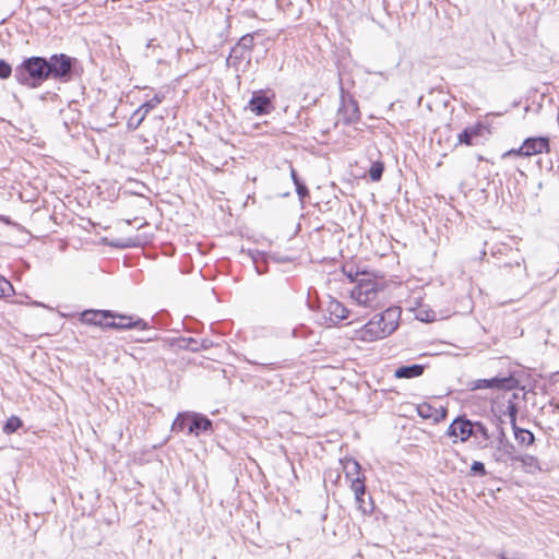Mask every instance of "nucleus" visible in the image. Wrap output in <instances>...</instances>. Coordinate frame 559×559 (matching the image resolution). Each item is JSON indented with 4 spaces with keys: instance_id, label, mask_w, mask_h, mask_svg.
Listing matches in <instances>:
<instances>
[{
    "instance_id": "f257e3e1",
    "label": "nucleus",
    "mask_w": 559,
    "mask_h": 559,
    "mask_svg": "<svg viewBox=\"0 0 559 559\" xmlns=\"http://www.w3.org/2000/svg\"><path fill=\"white\" fill-rule=\"evenodd\" d=\"M347 276L352 282H356L350 296L358 305L366 308H378L381 306L382 300L385 298V288L382 283L366 272H357L355 277L349 272Z\"/></svg>"
},
{
    "instance_id": "e433bc0d",
    "label": "nucleus",
    "mask_w": 559,
    "mask_h": 559,
    "mask_svg": "<svg viewBox=\"0 0 559 559\" xmlns=\"http://www.w3.org/2000/svg\"><path fill=\"white\" fill-rule=\"evenodd\" d=\"M471 472L474 475H478V476H485L487 474L486 468H485V464L483 462H479V461H474L473 462V464L471 466Z\"/></svg>"
},
{
    "instance_id": "423d86ee",
    "label": "nucleus",
    "mask_w": 559,
    "mask_h": 559,
    "mask_svg": "<svg viewBox=\"0 0 559 559\" xmlns=\"http://www.w3.org/2000/svg\"><path fill=\"white\" fill-rule=\"evenodd\" d=\"M338 121L343 124L349 126L360 119V111L357 100L352 96L346 97L344 88H341V106L338 108Z\"/></svg>"
},
{
    "instance_id": "473e14b6",
    "label": "nucleus",
    "mask_w": 559,
    "mask_h": 559,
    "mask_svg": "<svg viewBox=\"0 0 559 559\" xmlns=\"http://www.w3.org/2000/svg\"><path fill=\"white\" fill-rule=\"evenodd\" d=\"M506 414L510 418V423H511L512 429L518 427V425H516L518 406H516L515 403L509 401Z\"/></svg>"
},
{
    "instance_id": "20e7f679",
    "label": "nucleus",
    "mask_w": 559,
    "mask_h": 559,
    "mask_svg": "<svg viewBox=\"0 0 559 559\" xmlns=\"http://www.w3.org/2000/svg\"><path fill=\"white\" fill-rule=\"evenodd\" d=\"M47 61L48 79H52L60 83H68L73 78V69L78 63L76 58L66 53H53Z\"/></svg>"
},
{
    "instance_id": "7ed1b4c3",
    "label": "nucleus",
    "mask_w": 559,
    "mask_h": 559,
    "mask_svg": "<svg viewBox=\"0 0 559 559\" xmlns=\"http://www.w3.org/2000/svg\"><path fill=\"white\" fill-rule=\"evenodd\" d=\"M15 81L27 88H38L48 79L46 57L25 58L14 68Z\"/></svg>"
},
{
    "instance_id": "cd10ccee",
    "label": "nucleus",
    "mask_w": 559,
    "mask_h": 559,
    "mask_svg": "<svg viewBox=\"0 0 559 559\" xmlns=\"http://www.w3.org/2000/svg\"><path fill=\"white\" fill-rule=\"evenodd\" d=\"M22 426V420L17 416H11L3 425V432L7 435L15 432Z\"/></svg>"
},
{
    "instance_id": "b1692460",
    "label": "nucleus",
    "mask_w": 559,
    "mask_h": 559,
    "mask_svg": "<svg viewBox=\"0 0 559 559\" xmlns=\"http://www.w3.org/2000/svg\"><path fill=\"white\" fill-rule=\"evenodd\" d=\"M437 409L433 408L430 404L423 403L417 406V414L424 419L433 418L435 421H439V417L435 416Z\"/></svg>"
},
{
    "instance_id": "6ab92c4d",
    "label": "nucleus",
    "mask_w": 559,
    "mask_h": 559,
    "mask_svg": "<svg viewBox=\"0 0 559 559\" xmlns=\"http://www.w3.org/2000/svg\"><path fill=\"white\" fill-rule=\"evenodd\" d=\"M513 432L515 440L520 444L532 445L535 441L534 433L527 429L515 427Z\"/></svg>"
},
{
    "instance_id": "4c0bfd02",
    "label": "nucleus",
    "mask_w": 559,
    "mask_h": 559,
    "mask_svg": "<svg viewBox=\"0 0 559 559\" xmlns=\"http://www.w3.org/2000/svg\"><path fill=\"white\" fill-rule=\"evenodd\" d=\"M252 260L254 262L255 270L259 274H262L266 271L265 266L261 265L258 261V257L252 254Z\"/></svg>"
},
{
    "instance_id": "f3484780",
    "label": "nucleus",
    "mask_w": 559,
    "mask_h": 559,
    "mask_svg": "<svg viewBox=\"0 0 559 559\" xmlns=\"http://www.w3.org/2000/svg\"><path fill=\"white\" fill-rule=\"evenodd\" d=\"M425 371V366L420 364H414L409 366H401L395 369L394 377L397 379H412L420 377Z\"/></svg>"
},
{
    "instance_id": "a878e982",
    "label": "nucleus",
    "mask_w": 559,
    "mask_h": 559,
    "mask_svg": "<svg viewBox=\"0 0 559 559\" xmlns=\"http://www.w3.org/2000/svg\"><path fill=\"white\" fill-rule=\"evenodd\" d=\"M182 342L185 343L183 347L189 350H192V352H198L200 349L207 348L206 340H202L201 342H199L195 338L189 337V338H182Z\"/></svg>"
},
{
    "instance_id": "58836bf2",
    "label": "nucleus",
    "mask_w": 559,
    "mask_h": 559,
    "mask_svg": "<svg viewBox=\"0 0 559 559\" xmlns=\"http://www.w3.org/2000/svg\"><path fill=\"white\" fill-rule=\"evenodd\" d=\"M417 318L420 320V321H424V322H429V321H432L435 319V314H432L431 317L428 314V313H423L421 311L417 314Z\"/></svg>"
},
{
    "instance_id": "79ce46f5",
    "label": "nucleus",
    "mask_w": 559,
    "mask_h": 559,
    "mask_svg": "<svg viewBox=\"0 0 559 559\" xmlns=\"http://www.w3.org/2000/svg\"><path fill=\"white\" fill-rule=\"evenodd\" d=\"M498 557H499V559H512V558H509L504 552L500 554Z\"/></svg>"
},
{
    "instance_id": "c756f323",
    "label": "nucleus",
    "mask_w": 559,
    "mask_h": 559,
    "mask_svg": "<svg viewBox=\"0 0 559 559\" xmlns=\"http://www.w3.org/2000/svg\"><path fill=\"white\" fill-rule=\"evenodd\" d=\"M511 461L521 462L523 466L525 467H536L538 464L537 457L531 454H524V455H515L514 457H511Z\"/></svg>"
},
{
    "instance_id": "f704fd0d",
    "label": "nucleus",
    "mask_w": 559,
    "mask_h": 559,
    "mask_svg": "<svg viewBox=\"0 0 559 559\" xmlns=\"http://www.w3.org/2000/svg\"><path fill=\"white\" fill-rule=\"evenodd\" d=\"M241 48H245L251 53L253 48V36L251 34L243 35L237 43Z\"/></svg>"
},
{
    "instance_id": "bb28decb",
    "label": "nucleus",
    "mask_w": 559,
    "mask_h": 559,
    "mask_svg": "<svg viewBox=\"0 0 559 559\" xmlns=\"http://www.w3.org/2000/svg\"><path fill=\"white\" fill-rule=\"evenodd\" d=\"M472 430H474L473 437L476 438L479 436L486 442H488L490 440V435H489L488 428L486 427V425L484 423L473 421Z\"/></svg>"
},
{
    "instance_id": "ddd939ff",
    "label": "nucleus",
    "mask_w": 559,
    "mask_h": 559,
    "mask_svg": "<svg viewBox=\"0 0 559 559\" xmlns=\"http://www.w3.org/2000/svg\"><path fill=\"white\" fill-rule=\"evenodd\" d=\"M115 319V312L111 310H85L81 313L82 323L105 328V320Z\"/></svg>"
},
{
    "instance_id": "ea45409f",
    "label": "nucleus",
    "mask_w": 559,
    "mask_h": 559,
    "mask_svg": "<svg viewBox=\"0 0 559 559\" xmlns=\"http://www.w3.org/2000/svg\"><path fill=\"white\" fill-rule=\"evenodd\" d=\"M417 318L420 320V321H424V322H429V321H432L435 319V314H432L431 317L428 314V313H423L421 311L417 314Z\"/></svg>"
},
{
    "instance_id": "5701e85b",
    "label": "nucleus",
    "mask_w": 559,
    "mask_h": 559,
    "mask_svg": "<svg viewBox=\"0 0 559 559\" xmlns=\"http://www.w3.org/2000/svg\"><path fill=\"white\" fill-rule=\"evenodd\" d=\"M384 171V163L381 160H374L371 163L369 168V177L371 181H380Z\"/></svg>"
},
{
    "instance_id": "412c9836",
    "label": "nucleus",
    "mask_w": 559,
    "mask_h": 559,
    "mask_svg": "<svg viewBox=\"0 0 559 559\" xmlns=\"http://www.w3.org/2000/svg\"><path fill=\"white\" fill-rule=\"evenodd\" d=\"M165 99V95L163 93H156L153 98L146 100L142 104L138 109L146 117V115L156 108L163 100Z\"/></svg>"
},
{
    "instance_id": "2eb2a0df",
    "label": "nucleus",
    "mask_w": 559,
    "mask_h": 559,
    "mask_svg": "<svg viewBox=\"0 0 559 559\" xmlns=\"http://www.w3.org/2000/svg\"><path fill=\"white\" fill-rule=\"evenodd\" d=\"M243 60H246L247 64H249L251 60V53L236 44L231 48L229 56L226 59V63L228 67L234 68L235 71H239L240 64Z\"/></svg>"
},
{
    "instance_id": "0eeeda50",
    "label": "nucleus",
    "mask_w": 559,
    "mask_h": 559,
    "mask_svg": "<svg viewBox=\"0 0 559 559\" xmlns=\"http://www.w3.org/2000/svg\"><path fill=\"white\" fill-rule=\"evenodd\" d=\"M549 150V141L547 138L537 136V138H528L518 150H510L504 154V156L519 155V156H532L536 154H542L543 152H547Z\"/></svg>"
},
{
    "instance_id": "c85d7f7f",
    "label": "nucleus",
    "mask_w": 559,
    "mask_h": 559,
    "mask_svg": "<svg viewBox=\"0 0 559 559\" xmlns=\"http://www.w3.org/2000/svg\"><path fill=\"white\" fill-rule=\"evenodd\" d=\"M144 119H145V116L139 109H136L131 115V117L129 118V120L127 122L128 129L136 130L141 126V123L144 121Z\"/></svg>"
},
{
    "instance_id": "39448f33",
    "label": "nucleus",
    "mask_w": 559,
    "mask_h": 559,
    "mask_svg": "<svg viewBox=\"0 0 559 559\" xmlns=\"http://www.w3.org/2000/svg\"><path fill=\"white\" fill-rule=\"evenodd\" d=\"M519 385L518 379L512 376L508 377H493L491 379H478L468 383L471 391L476 390H498L510 391L516 389Z\"/></svg>"
},
{
    "instance_id": "9d476101",
    "label": "nucleus",
    "mask_w": 559,
    "mask_h": 559,
    "mask_svg": "<svg viewBox=\"0 0 559 559\" xmlns=\"http://www.w3.org/2000/svg\"><path fill=\"white\" fill-rule=\"evenodd\" d=\"M488 128L483 122H477L474 126L465 128L457 136L460 144L468 146L477 145L480 139L485 138Z\"/></svg>"
},
{
    "instance_id": "a211bd4d",
    "label": "nucleus",
    "mask_w": 559,
    "mask_h": 559,
    "mask_svg": "<svg viewBox=\"0 0 559 559\" xmlns=\"http://www.w3.org/2000/svg\"><path fill=\"white\" fill-rule=\"evenodd\" d=\"M355 501L357 504V509L364 514L369 515L374 510V503L370 495L367 496H356Z\"/></svg>"
},
{
    "instance_id": "a19ab883",
    "label": "nucleus",
    "mask_w": 559,
    "mask_h": 559,
    "mask_svg": "<svg viewBox=\"0 0 559 559\" xmlns=\"http://www.w3.org/2000/svg\"><path fill=\"white\" fill-rule=\"evenodd\" d=\"M290 178H292L294 185L301 181L296 169L293 166H290Z\"/></svg>"
},
{
    "instance_id": "393cba45",
    "label": "nucleus",
    "mask_w": 559,
    "mask_h": 559,
    "mask_svg": "<svg viewBox=\"0 0 559 559\" xmlns=\"http://www.w3.org/2000/svg\"><path fill=\"white\" fill-rule=\"evenodd\" d=\"M350 489L354 491L356 496H367L366 485H365V476H357L356 478L350 479Z\"/></svg>"
},
{
    "instance_id": "72a5a7b5",
    "label": "nucleus",
    "mask_w": 559,
    "mask_h": 559,
    "mask_svg": "<svg viewBox=\"0 0 559 559\" xmlns=\"http://www.w3.org/2000/svg\"><path fill=\"white\" fill-rule=\"evenodd\" d=\"M12 72L14 73V70L12 69L11 64L7 62L3 59H0V79L7 80L11 76Z\"/></svg>"
},
{
    "instance_id": "aec40b11",
    "label": "nucleus",
    "mask_w": 559,
    "mask_h": 559,
    "mask_svg": "<svg viewBox=\"0 0 559 559\" xmlns=\"http://www.w3.org/2000/svg\"><path fill=\"white\" fill-rule=\"evenodd\" d=\"M245 360L250 364V365H253V366H259V367H263V368H266L269 370H276V369H280L282 368L281 364L278 361H273V360H270V359H266V358H255V357H245Z\"/></svg>"
},
{
    "instance_id": "c9c22d12",
    "label": "nucleus",
    "mask_w": 559,
    "mask_h": 559,
    "mask_svg": "<svg viewBox=\"0 0 559 559\" xmlns=\"http://www.w3.org/2000/svg\"><path fill=\"white\" fill-rule=\"evenodd\" d=\"M295 188H296V193L298 194L299 200L301 202H304L305 199L309 197V190H308L307 186L302 181H299V182L295 183Z\"/></svg>"
},
{
    "instance_id": "4be33fe9",
    "label": "nucleus",
    "mask_w": 559,
    "mask_h": 559,
    "mask_svg": "<svg viewBox=\"0 0 559 559\" xmlns=\"http://www.w3.org/2000/svg\"><path fill=\"white\" fill-rule=\"evenodd\" d=\"M190 420H191L190 414L179 413L173 423L171 430L173 431H183L186 429V427L189 426Z\"/></svg>"
},
{
    "instance_id": "9b49d317",
    "label": "nucleus",
    "mask_w": 559,
    "mask_h": 559,
    "mask_svg": "<svg viewBox=\"0 0 559 559\" xmlns=\"http://www.w3.org/2000/svg\"><path fill=\"white\" fill-rule=\"evenodd\" d=\"M497 441L498 454H495V460L497 462L506 463L508 460H511V457H514L515 447L512 442L508 440L506 431L501 426H498Z\"/></svg>"
},
{
    "instance_id": "4468645a",
    "label": "nucleus",
    "mask_w": 559,
    "mask_h": 559,
    "mask_svg": "<svg viewBox=\"0 0 559 559\" xmlns=\"http://www.w3.org/2000/svg\"><path fill=\"white\" fill-rule=\"evenodd\" d=\"M213 423L206 416L198 413L191 415V420L188 426V433L199 436L201 432H212Z\"/></svg>"
},
{
    "instance_id": "7c9ffc66",
    "label": "nucleus",
    "mask_w": 559,
    "mask_h": 559,
    "mask_svg": "<svg viewBox=\"0 0 559 559\" xmlns=\"http://www.w3.org/2000/svg\"><path fill=\"white\" fill-rule=\"evenodd\" d=\"M344 468L346 478L352 479L354 475L360 476V464L356 460H348Z\"/></svg>"
},
{
    "instance_id": "f8f14e48",
    "label": "nucleus",
    "mask_w": 559,
    "mask_h": 559,
    "mask_svg": "<svg viewBox=\"0 0 559 559\" xmlns=\"http://www.w3.org/2000/svg\"><path fill=\"white\" fill-rule=\"evenodd\" d=\"M248 108L257 116L270 114L274 106L270 97L263 91L253 92L251 99L248 103Z\"/></svg>"
},
{
    "instance_id": "dca6fc26",
    "label": "nucleus",
    "mask_w": 559,
    "mask_h": 559,
    "mask_svg": "<svg viewBox=\"0 0 559 559\" xmlns=\"http://www.w3.org/2000/svg\"><path fill=\"white\" fill-rule=\"evenodd\" d=\"M325 311L329 314V321L331 324H337L342 320L346 319L348 314L346 307L336 299H331L328 302Z\"/></svg>"
},
{
    "instance_id": "f03ea898",
    "label": "nucleus",
    "mask_w": 559,
    "mask_h": 559,
    "mask_svg": "<svg viewBox=\"0 0 559 559\" xmlns=\"http://www.w3.org/2000/svg\"><path fill=\"white\" fill-rule=\"evenodd\" d=\"M400 316L399 307H390L373 316L359 331L360 340L373 342L389 336L397 329Z\"/></svg>"
},
{
    "instance_id": "6e6552de",
    "label": "nucleus",
    "mask_w": 559,
    "mask_h": 559,
    "mask_svg": "<svg viewBox=\"0 0 559 559\" xmlns=\"http://www.w3.org/2000/svg\"><path fill=\"white\" fill-rule=\"evenodd\" d=\"M473 421L466 416H457L448 427L449 437L459 438L461 442H466L474 435Z\"/></svg>"
},
{
    "instance_id": "2f4dec72",
    "label": "nucleus",
    "mask_w": 559,
    "mask_h": 559,
    "mask_svg": "<svg viewBox=\"0 0 559 559\" xmlns=\"http://www.w3.org/2000/svg\"><path fill=\"white\" fill-rule=\"evenodd\" d=\"M14 293L12 284L5 280L3 276H0V298L9 297Z\"/></svg>"
},
{
    "instance_id": "1a4fd4ad",
    "label": "nucleus",
    "mask_w": 559,
    "mask_h": 559,
    "mask_svg": "<svg viewBox=\"0 0 559 559\" xmlns=\"http://www.w3.org/2000/svg\"><path fill=\"white\" fill-rule=\"evenodd\" d=\"M105 328L116 330H128V329H148V323L141 318L133 316H124L115 313V319L107 321Z\"/></svg>"
}]
</instances>
